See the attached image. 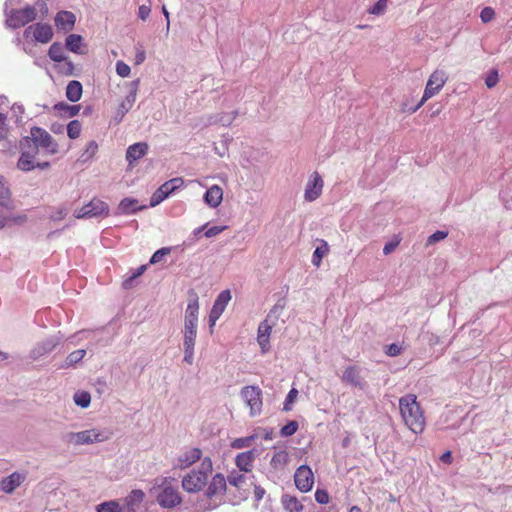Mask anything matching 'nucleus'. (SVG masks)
Wrapping results in <instances>:
<instances>
[{
    "mask_svg": "<svg viewBox=\"0 0 512 512\" xmlns=\"http://www.w3.org/2000/svg\"><path fill=\"white\" fill-rule=\"evenodd\" d=\"M399 408L406 426L416 434L421 433L425 427V419L416 396L407 394L401 397Z\"/></svg>",
    "mask_w": 512,
    "mask_h": 512,
    "instance_id": "obj_1",
    "label": "nucleus"
},
{
    "mask_svg": "<svg viewBox=\"0 0 512 512\" xmlns=\"http://www.w3.org/2000/svg\"><path fill=\"white\" fill-rule=\"evenodd\" d=\"M213 465L209 457L202 459L197 470H192L182 479V487L189 493L201 491L207 484L208 476L212 473Z\"/></svg>",
    "mask_w": 512,
    "mask_h": 512,
    "instance_id": "obj_2",
    "label": "nucleus"
},
{
    "mask_svg": "<svg viewBox=\"0 0 512 512\" xmlns=\"http://www.w3.org/2000/svg\"><path fill=\"white\" fill-rule=\"evenodd\" d=\"M198 296L191 293L189 302L185 311L183 345H195L198 324Z\"/></svg>",
    "mask_w": 512,
    "mask_h": 512,
    "instance_id": "obj_3",
    "label": "nucleus"
},
{
    "mask_svg": "<svg viewBox=\"0 0 512 512\" xmlns=\"http://www.w3.org/2000/svg\"><path fill=\"white\" fill-rule=\"evenodd\" d=\"M61 438L68 445L79 446L102 442L107 439V436L96 429H90L80 432H67Z\"/></svg>",
    "mask_w": 512,
    "mask_h": 512,
    "instance_id": "obj_4",
    "label": "nucleus"
},
{
    "mask_svg": "<svg viewBox=\"0 0 512 512\" xmlns=\"http://www.w3.org/2000/svg\"><path fill=\"white\" fill-rule=\"evenodd\" d=\"M281 310L282 307H280L279 305H274L273 308L270 310L267 318L259 324L257 341L261 347L262 352L264 353H266L270 349V334L278 318V314Z\"/></svg>",
    "mask_w": 512,
    "mask_h": 512,
    "instance_id": "obj_5",
    "label": "nucleus"
},
{
    "mask_svg": "<svg viewBox=\"0 0 512 512\" xmlns=\"http://www.w3.org/2000/svg\"><path fill=\"white\" fill-rule=\"evenodd\" d=\"M446 80L447 77L444 71L435 70L428 79L421 101L412 109V112H416L425 101L437 94L446 83Z\"/></svg>",
    "mask_w": 512,
    "mask_h": 512,
    "instance_id": "obj_6",
    "label": "nucleus"
},
{
    "mask_svg": "<svg viewBox=\"0 0 512 512\" xmlns=\"http://www.w3.org/2000/svg\"><path fill=\"white\" fill-rule=\"evenodd\" d=\"M109 214V206L100 199H92L88 204L74 212V216L78 219L106 217Z\"/></svg>",
    "mask_w": 512,
    "mask_h": 512,
    "instance_id": "obj_7",
    "label": "nucleus"
},
{
    "mask_svg": "<svg viewBox=\"0 0 512 512\" xmlns=\"http://www.w3.org/2000/svg\"><path fill=\"white\" fill-rule=\"evenodd\" d=\"M36 16V9L32 6H27L23 9H14L10 12L6 24L8 27L16 29L34 21Z\"/></svg>",
    "mask_w": 512,
    "mask_h": 512,
    "instance_id": "obj_8",
    "label": "nucleus"
},
{
    "mask_svg": "<svg viewBox=\"0 0 512 512\" xmlns=\"http://www.w3.org/2000/svg\"><path fill=\"white\" fill-rule=\"evenodd\" d=\"M241 396L250 408L252 417L260 414L262 410V391L257 386H245L241 390Z\"/></svg>",
    "mask_w": 512,
    "mask_h": 512,
    "instance_id": "obj_9",
    "label": "nucleus"
},
{
    "mask_svg": "<svg viewBox=\"0 0 512 512\" xmlns=\"http://www.w3.org/2000/svg\"><path fill=\"white\" fill-rule=\"evenodd\" d=\"M53 29L49 24L36 23L28 26L23 33L25 39H29L31 36L34 41L46 44L53 38Z\"/></svg>",
    "mask_w": 512,
    "mask_h": 512,
    "instance_id": "obj_10",
    "label": "nucleus"
},
{
    "mask_svg": "<svg viewBox=\"0 0 512 512\" xmlns=\"http://www.w3.org/2000/svg\"><path fill=\"white\" fill-rule=\"evenodd\" d=\"M30 137L33 139L34 144L46 149L50 154H56L58 152V144L43 128L32 127L30 130Z\"/></svg>",
    "mask_w": 512,
    "mask_h": 512,
    "instance_id": "obj_11",
    "label": "nucleus"
},
{
    "mask_svg": "<svg viewBox=\"0 0 512 512\" xmlns=\"http://www.w3.org/2000/svg\"><path fill=\"white\" fill-rule=\"evenodd\" d=\"M184 181L182 178H173L162 184L151 196L150 206L155 207L166 199L171 193L180 188Z\"/></svg>",
    "mask_w": 512,
    "mask_h": 512,
    "instance_id": "obj_12",
    "label": "nucleus"
},
{
    "mask_svg": "<svg viewBox=\"0 0 512 512\" xmlns=\"http://www.w3.org/2000/svg\"><path fill=\"white\" fill-rule=\"evenodd\" d=\"M342 381L359 390H365L368 386L365 378L362 376V368L356 365L348 366L344 370Z\"/></svg>",
    "mask_w": 512,
    "mask_h": 512,
    "instance_id": "obj_13",
    "label": "nucleus"
},
{
    "mask_svg": "<svg viewBox=\"0 0 512 512\" xmlns=\"http://www.w3.org/2000/svg\"><path fill=\"white\" fill-rule=\"evenodd\" d=\"M182 498L178 490L170 485L164 486L157 495V502L163 508H173L179 505Z\"/></svg>",
    "mask_w": 512,
    "mask_h": 512,
    "instance_id": "obj_14",
    "label": "nucleus"
},
{
    "mask_svg": "<svg viewBox=\"0 0 512 512\" xmlns=\"http://www.w3.org/2000/svg\"><path fill=\"white\" fill-rule=\"evenodd\" d=\"M296 487L302 492H309L314 483L313 472L307 465L300 466L294 475Z\"/></svg>",
    "mask_w": 512,
    "mask_h": 512,
    "instance_id": "obj_15",
    "label": "nucleus"
},
{
    "mask_svg": "<svg viewBox=\"0 0 512 512\" xmlns=\"http://www.w3.org/2000/svg\"><path fill=\"white\" fill-rule=\"evenodd\" d=\"M230 300L231 293L229 290H223L219 293L209 315L210 327L215 325L216 321L220 318Z\"/></svg>",
    "mask_w": 512,
    "mask_h": 512,
    "instance_id": "obj_16",
    "label": "nucleus"
},
{
    "mask_svg": "<svg viewBox=\"0 0 512 512\" xmlns=\"http://www.w3.org/2000/svg\"><path fill=\"white\" fill-rule=\"evenodd\" d=\"M139 80L133 81L131 86V90L129 94L126 96L125 100L119 105L114 120L116 123H119L124 118L125 114L132 108L133 104L136 101L137 89H138Z\"/></svg>",
    "mask_w": 512,
    "mask_h": 512,
    "instance_id": "obj_17",
    "label": "nucleus"
},
{
    "mask_svg": "<svg viewBox=\"0 0 512 512\" xmlns=\"http://www.w3.org/2000/svg\"><path fill=\"white\" fill-rule=\"evenodd\" d=\"M322 188L323 180L318 172H314L306 185L305 199L310 202L316 200L321 195Z\"/></svg>",
    "mask_w": 512,
    "mask_h": 512,
    "instance_id": "obj_18",
    "label": "nucleus"
},
{
    "mask_svg": "<svg viewBox=\"0 0 512 512\" xmlns=\"http://www.w3.org/2000/svg\"><path fill=\"white\" fill-rule=\"evenodd\" d=\"M61 341L60 336H51L45 340L39 342L31 351V357L38 359L48 353H50Z\"/></svg>",
    "mask_w": 512,
    "mask_h": 512,
    "instance_id": "obj_19",
    "label": "nucleus"
},
{
    "mask_svg": "<svg viewBox=\"0 0 512 512\" xmlns=\"http://www.w3.org/2000/svg\"><path fill=\"white\" fill-rule=\"evenodd\" d=\"M145 494L140 489L132 490L124 499L123 504L121 505L123 508V512H135L144 500Z\"/></svg>",
    "mask_w": 512,
    "mask_h": 512,
    "instance_id": "obj_20",
    "label": "nucleus"
},
{
    "mask_svg": "<svg viewBox=\"0 0 512 512\" xmlns=\"http://www.w3.org/2000/svg\"><path fill=\"white\" fill-rule=\"evenodd\" d=\"M226 486L227 480L225 477L221 473H217L212 477L205 494L208 498L223 495L226 490Z\"/></svg>",
    "mask_w": 512,
    "mask_h": 512,
    "instance_id": "obj_21",
    "label": "nucleus"
},
{
    "mask_svg": "<svg viewBox=\"0 0 512 512\" xmlns=\"http://www.w3.org/2000/svg\"><path fill=\"white\" fill-rule=\"evenodd\" d=\"M76 17L70 11H60L55 16L56 26L64 31L71 30L75 25Z\"/></svg>",
    "mask_w": 512,
    "mask_h": 512,
    "instance_id": "obj_22",
    "label": "nucleus"
},
{
    "mask_svg": "<svg viewBox=\"0 0 512 512\" xmlns=\"http://www.w3.org/2000/svg\"><path fill=\"white\" fill-rule=\"evenodd\" d=\"M25 477L17 472L3 478L0 483V488L5 493H12L24 481Z\"/></svg>",
    "mask_w": 512,
    "mask_h": 512,
    "instance_id": "obj_23",
    "label": "nucleus"
},
{
    "mask_svg": "<svg viewBox=\"0 0 512 512\" xmlns=\"http://www.w3.org/2000/svg\"><path fill=\"white\" fill-rule=\"evenodd\" d=\"M148 151V144L145 142H138L130 145L126 151V159L129 164L142 158Z\"/></svg>",
    "mask_w": 512,
    "mask_h": 512,
    "instance_id": "obj_24",
    "label": "nucleus"
},
{
    "mask_svg": "<svg viewBox=\"0 0 512 512\" xmlns=\"http://www.w3.org/2000/svg\"><path fill=\"white\" fill-rule=\"evenodd\" d=\"M256 458V451L249 450L238 454L235 458L236 466L240 471L249 472L252 467V463Z\"/></svg>",
    "mask_w": 512,
    "mask_h": 512,
    "instance_id": "obj_25",
    "label": "nucleus"
},
{
    "mask_svg": "<svg viewBox=\"0 0 512 512\" xmlns=\"http://www.w3.org/2000/svg\"><path fill=\"white\" fill-rule=\"evenodd\" d=\"M223 199V191L218 185H213L204 194V201L212 208L220 205Z\"/></svg>",
    "mask_w": 512,
    "mask_h": 512,
    "instance_id": "obj_26",
    "label": "nucleus"
},
{
    "mask_svg": "<svg viewBox=\"0 0 512 512\" xmlns=\"http://www.w3.org/2000/svg\"><path fill=\"white\" fill-rule=\"evenodd\" d=\"M202 451L199 448H191L178 458V466L181 469L187 468L201 459Z\"/></svg>",
    "mask_w": 512,
    "mask_h": 512,
    "instance_id": "obj_27",
    "label": "nucleus"
},
{
    "mask_svg": "<svg viewBox=\"0 0 512 512\" xmlns=\"http://www.w3.org/2000/svg\"><path fill=\"white\" fill-rule=\"evenodd\" d=\"M83 93L82 84L77 80H72L66 87V97L71 102H77L81 99Z\"/></svg>",
    "mask_w": 512,
    "mask_h": 512,
    "instance_id": "obj_28",
    "label": "nucleus"
},
{
    "mask_svg": "<svg viewBox=\"0 0 512 512\" xmlns=\"http://www.w3.org/2000/svg\"><path fill=\"white\" fill-rule=\"evenodd\" d=\"M141 207L138 206V201L133 198H124L118 205L116 214H132L136 211L140 210Z\"/></svg>",
    "mask_w": 512,
    "mask_h": 512,
    "instance_id": "obj_29",
    "label": "nucleus"
},
{
    "mask_svg": "<svg viewBox=\"0 0 512 512\" xmlns=\"http://www.w3.org/2000/svg\"><path fill=\"white\" fill-rule=\"evenodd\" d=\"M289 462V454L286 450L277 451L271 458L270 464L276 471L283 470Z\"/></svg>",
    "mask_w": 512,
    "mask_h": 512,
    "instance_id": "obj_30",
    "label": "nucleus"
},
{
    "mask_svg": "<svg viewBox=\"0 0 512 512\" xmlns=\"http://www.w3.org/2000/svg\"><path fill=\"white\" fill-rule=\"evenodd\" d=\"M319 243V246L316 247L313 256L312 263L314 266L319 267L322 261V258L329 252V245L323 239L316 240Z\"/></svg>",
    "mask_w": 512,
    "mask_h": 512,
    "instance_id": "obj_31",
    "label": "nucleus"
},
{
    "mask_svg": "<svg viewBox=\"0 0 512 512\" xmlns=\"http://www.w3.org/2000/svg\"><path fill=\"white\" fill-rule=\"evenodd\" d=\"M49 58L57 63H61L67 59L64 53V47L60 42H54L48 51Z\"/></svg>",
    "mask_w": 512,
    "mask_h": 512,
    "instance_id": "obj_32",
    "label": "nucleus"
},
{
    "mask_svg": "<svg viewBox=\"0 0 512 512\" xmlns=\"http://www.w3.org/2000/svg\"><path fill=\"white\" fill-rule=\"evenodd\" d=\"M281 502L285 510L288 512H300L303 509V505L299 502V500L296 497L288 494L282 496Z\"/></svg>",
    "mask_w": 512,
    "mask_h": 512,
    "instance_id": "obj_33",
    "label": "nucleus"
},
{
    "mask_svg": "<svg viewBox=\"0 0 512 512\" xmlns=\"http://www.w3.org/2000/svg\"><path fill=\"white\" fill-rule=\"evenodd\" d=\"M82 37L78 34H70L65 40L66 48L74 53L81 54Z\"/></svg>",
    "mask_w": 512,
    "mask_h": 512,
    "instance_id": "obj_34",
    "label": "nucleus"
},
{
    "mask_svg": "<svg viewBox=\"0 0 512 512\" xmlns=\"http://www.w3.org/2000/svg\"><path fill=\"white\" fill-rule=\"evenodd\" d=\"M54 109L66 117H74L79 113L80 105H69L67 103L60 102L54 106Z\"/></svg>",
    "mask_w": 512,
    "mask_h": 512,
    "instance_id": "obj_35",
    "label": "nucleus"
},
{
    "mask_svg": "<svg viewBox=\"0 0 512 512\" xmlns=\"http://www.w3.org/2000/svg\"><path fill=\"white\" fill-rule=\"evenodd\" d=\"M17 167L25 172L31 171L35 168L34 158H31V154L28 152H21Z\"/></svg>",
    "mask_w": 512,
    "mask_h": 512,
    "instance_id": "obj_36",
    "label": "nucleus"
},
{
    "mask_svg": "<svg viewBox=\"0 0 512 512\" xmlns=\"http://www.w3.org/2000/svg\"><path fill=\"white\" fill-rule=\"evenodd\" d=\"M21 152H28L31 154V158H35L38 154V146L33 143V139L30 136H25L20 141Z\"/></svg>",
    "mask_w": 512,
    "mask_h": 512,
    "instance_id": "obj_37",
    "label": "nucleus"
},
{
    "mask_svg": "<svg viewBox=\"0 0 512 512\" xmlns=\"http://www.w3.org/2000/svg\"><path fill=\"white\" fill-rule=\"evenodd\" d=\"M0 206L7 210L14 208L11 200V191L5 184H0Z\"/></svg>",
    "mask_w": 512,
    "mask_h": 512,
    "instance_id": "obj_38",
    "label": "nucleus"
},
{
    "mask_svg": "<svg viewBox=\"0 0 512 512\" xmlns=\"http://www.w3.org/2000/svg\"><path fill=\"white\" fill-rule=\"evenodd\" d=\"M247 477L238 471H232L227 477V483L241 489L246 484Z\"/></svg>",
    "mask_w": 512,
    "mask_h": 512,
    "instance_id": "obj_39",
    "label": "nucleus"
},
{
    "mask_svg": "<svg viewBox=\"0 0 512 512\" xmlns=\"http://www.w3.org/2000/svg\"><path fill=\"white\" fill-rule=\"evenodd\" d=\"M86 355L85 349H79L71 352L65 359V363L62 367H71L80 362Z\"/></svg>",
    "mask_w": 512,
    "mask_h": 512,
    "instance_id": "obj_40",
    "label": "nucleus"
},
{
    "mask_svg": "<svg viewBox=\"0 0 512 512\" xmlns=\"http://www.w3.org/2000/svg\"><path fill=\"white\" fill-rule=\"evenodd\" d=\"M97 512H123V508L118 501L112 500L99 504Z\"/></svg>",
    "mask_w": 512,
    "mask_h": 512,
    "instance_id": "obj_41",
    "label": "nucleus"
},
{
    "mask_svg": "<svg viewBox=\"0 0 512 512\" xmlns=\"http://www.w3.org/2000/svg\"><path fill=\"white\" fill-rule=\"evenodd\" d=\"M146 269H147V266H146V265H141V266H140V267H138L136 270H134V271L132 272V274H131L129 277H127V278L123 281V283H122L123 287H124L125 289H131V288H133V287H134V281H135L138 277H140V276H141V275L146 271Z\"/></svg>",
    "mask_w": 512,
    "mask_h": 512,
    "instance_id": "obj_42",
    "label": "nucleus"
},
{
    "mask_svg": "<svg viewBox=\"0 0 512 512\" xmlns=\"http://www.w3.org/2000/svg\"><path fill=\"white\" fill-rule=\"evenodd\" d=\"M81 128V123L78 120L70 121L66 127L68 137L71 139L78 138L81 133Z\"/></svg>",
    "mask_w": 512,
    "mask_h": 512,
    "instance_id": "obj_43",
    "label": "nucleus"
},
{
    "mask_svg": "<svg viewBox=\"0 0 512 512\" xmlns=\"http://www.w3.org/2000/svg\"><path fill=\"white\" fill-rule=\"evenodd\" d=\"M256 436L251 435L248 437L236 438L231 442V447L234 449H242L250 447Z\"/></svg>",
    "mask_w": 512,
    "mask_h": 512,
    "instance_id": "obj_44",
    "label": "nucleus"
},
{
    "mask_svg": "<svg viewBox=\"0 0 512 512\" xmlns=\"http://www.w3.org/2000/svg\"><path fill=\"white\" fill-rule=\"evenodd\" d=\"M74 402L76 403V405L82 408H87L90 405L91 396L88 392L85 391L77 392L74 395Z\"/></svg>",
    "mask_w": 512,
    "mask_h": 512,
    "instance_id": "obj_45",
    "label": "nucleus"
},
{
    "mask_svg": "<svg viewBox=\"0 0 512 512\" xmlns=\"http://www.w3.org/2000/svg\"><path fill=\"white\" fill-rule=\"evenodd\" d=\"M298 430V422L297 421H289L285 426H283L280 430V435L282 437H289L295 434Z\"/></svg>",
    "mask_w": 512,
    "mask_h": 512,
    "instance_id": "obj_46",
    "label": "nucleus"
},
{
    "mask_svg": "<svg viewBox=\"0 0 512 512\" xmlns=\"http://www.w3.org/2000/svg\"><path fill=\"white\" fill-rule=\"evenodd\" d=\"M170 252H171L170 247H163V248L157 250L150 258V264H156V263L161 262L165 256L170 254Z\"/></svg>",
    "mask_w": 512,
    "mask_h": 512,
    "instance_id": "obj_47",
    "label": "nucleus"
},
{
    "mask_svg": "<svg viewBox=\"0 0 512 512\" xmlns=\"http://www.w3.org/2000/svg\"><path fill=\"white\" fill-rule=\"evenodd\" d=\"M98 149V145L95 141H90L87 146L85 152L81 155L82 161H87L92 158Z\"/></svg>",
    "mask_w": 512,
    "mask_h": 512,
    "instance_id": "obj_48",
    "label": "nucleus"
},
{
    "mask_svg": "<svg viewBox=\"0 0 512 512\" xmlns=\"http://www.w3.org/2000/svg\"><path fill=\"white\" fill-rule=\"evenodd\" d=\"M298 396V391L295 388H292L285 399L283 410L284 411H290L291 410V404L296 400Z\"/></svg>",
    "mask_w": 512,
    "mask_h": 512,
    "instance_id": "obj_49",
    "label": "nucleus"
},
{
    "mask_svg": "<svg viewBox=\"0 0 512 512\" xmlns=\"http://www.w3.org/2000/svg\"><path fill=\"white\" fill-rule=\"evenodd\" d=\"M387 0H378L370 9L369 13L374 15H382L385 12Z\"/></svg>",
    "mask_w": 512,
    "mask_h": 512,
    "instance_id": "obj_50",
    "label": "nucleus"
},
{
    "mask_svg": "<svg viewBox=\"0 0 512 512\" xmlns=\"http://www.w3.org/2000/svg\"><path fill=\"white\" fill-rule=\"evenodd\" d=\"M447 235H448V232H446V231H440V230L436 231L427 238V245H433V244L445 239L447 237Z\"/></svg>",
    "mask_w": 512,
    "mask_h": 512,
    "instance_id": "obj_51",
    "label": "nucleus"
},
{
    "mask_svg": "<svg viewBox=\"0 0 512 512\" xmlns=\"http://www.w3.org/2000/svg\"><path fill=\"white\" fill-rule=\"evenodd\" d=\"M236 115H237L236 111H233L231 113H223L218 117L216 122L221 123L223 126H229L232 123V121L235 119Z\"/></svg>",
    "mask_w": 512,
    "mask_h": 512,
    "instance_id": "obj_52",
    "label": "nucleus"
},
{
    "mask_svg": "<svg viewBox=\"0 0 512 512\" xmlns=\"http://www.w3.org/2000/svg\"><path fill=\"white\" fill-rule=\"evenodd\" d=\"M116 72L119 76L121 77H128L130 72H131V69L130 67L124 63L123 61H118L116 63Z\"/></svg>",
    "mask_w": 512,
    "mask_h": 512,
    "instance_id": "obj_53",
    "label": "nucleus"
},
{
    "mask_svg": "<svg viewBox=\"0 0 512 512\" xmlns=\"http://www.w3.org/2000/svg\"><path fill=\"white\" fill-rule=\"evenodd\" d=\"M494 16H495V12H494L493 8H491V7L483 8L480 13V18L483 23L490 22L494 18Z\"/></svg>",
    "mask_w": 512,
    "mask_h": 512,
    "instance_id": "obj_54",
    "label": "nucleus"
},
{
    "mask_svg": "<svg viewBox=\"0 0 512 512\" xmlns=\"http://www.w3.org/2000/svg\"><path fill=\"white\" fill-rule=\"evenodd\" d=\"M194 346L195 345H183L184 361L188 364H192L194 361Z\"/></svg>",
    "mask_w": 512,
    "mask_h": 512,
    "instance_id": "obj_55",
    "label": "nucleus"
},
{
    "mask_svg": "<svg viewBox=\"0 0 512 512\" xmlns=\"http://www.w3.org/2000/svg\"><path fill=\"white\" fill-rule=\"evenodd\" d=\"M63 62H64V64L61 66L60 72L66 76H73L74 70H75L74 64L68 59H66Z\"/></svg>",
    "mask_w": 512,
    "mask_h": 512,
    "instance_id": "obj_56",
    "label": "nucleus"
},
{
    "mask_svg": "<svg viewBox=\"0 0 512 512\" xmlns=\"http://www.w3.org/2000/svg\"><path fill=\"white\" fill-rule=\"evenodd\" d=\"M498 82L497 70H492L485 79V84L488 88H493Z\"/></svg>",
    "mask_w": 512,
    "mask_h": 512,
    "instance_id": "obj_57",
    "label": "nucleus"
},
{
    "mask_svg": "<svg viewBox=\"0 0 512 512\" xmlns=\"http://www.w3.org/2000/svg\"><path fill=\"white\" fill-rule=\"evenodd\" d=\"M315 500L319 504H327L329 502V495L326 490L317 489L315 492Z\"/></svg>",
    "mask_w": 512,
    "mask_h": 512,
    "instance_id": "obj_58",
    "label": "nucleus"
},
{
    "mask_svg": "<svg viewBox=\"0 0 512 512\" xmlns=\"http://www.w3.org/2000/svg\"><path fill=\"white\" fill-rule=\"evenodd\" d=\"M225 229H226V226H213L208 229H205L204 234L207 238H211V237H214V236L220 234Z\"/></svg>",
    "mask_w": 512,
    "mask_h": 512,
    "instance_id": "obj_59",
    "label": "nucleus"
},
{
    "mask_svg": "<svg viewBox=\"0 0 512 512\" xmlns=\"http://www.w3.org/2000/svg\"><path fill=\"white\" fill-rule=\"evenodd\" d=\"M7 219V225L10 223L21 225L27 221V216L25 214H20L14 217H6Z\"/></svg>",
    "mask_w": 512,
    "mask_h": 512,
    "instance_id": "obj_60",
    "label": "nucleus"
},
{
    "mask_svg": "<svg viewBox=\"0 0 512 512\" xmlns=\"http://www.w3.org/2000/svg\"><path fill=\"white\" fill-rule=\"evenodd\" d=\"M13 148L14 144L12 141L7 139V136L5 138L0 139V151L8 152L11 151Z\"/></svg>",
    "mask_w": 512,
    "mask_h": 512,
    "instance_id": "obj_61",
    "label": "nucleus"
},
{
    "mask_svg": "<svg viewBox=\"0 0 512 512\" xmlns=\"http://www.w3.org/2000/svg\"><path fill=\"white\" fill-rule=\"evenodd\" d=\"M8 134V127L6 124V116L0 113V139L5 138Z\"/></svg>",
    "mask_w": 512,
    "mask_h": 512,
    "instance_id": "obj_62",
    "label": "nucleus"
},
{
    "mask_svg": "<svg viewBox=\"0 0 512 512\" xmlns=\"http://www.w3.org/2000/svg\"><path fill=\"white\" fill-rule=\"evenodd\" d=\"M401 350L402 348L399 345L392 343L387 347L386 354L395 357L401 353Z\"/></svg>",
    "mask_w": 512,
    "mask_h": 512,
    "instance_id": "obj_63",
    "label": "nucleus"
},
{
    "mask_svg": "<svg viewBox=\"0 0 512 512\" xmlns=\"http://www.w3.org/2000/svg\"><path fill=\"white\" fill-rule=\"evenodd\" d=\"M150 12H151V9H150V7H149V6L141 5V6L139 7L138 17H139L141 20L145 21V20L149 17Z\"/></svg>",
    "mask_w": 512,
    "mask_h": 512,
    "instance_id": "obj_64",
    "label": "nucleus"
}]
</instances>
